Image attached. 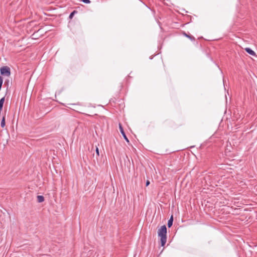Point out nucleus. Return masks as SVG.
<instances>
[{
    "label": "nucleus",
    "instance_id": "obj_18",
    "mask_svg": "<svg viewBox=\"0 0 257 257\" xmlns=\"http://www.w3.org/2000/svg\"><path fill=\"white\" fill-rule=\"evenodd\" d=\"M124 161L125 163V159H124ZM124 166H125V163L124 164Z\"/></svg>",
    "mask_w": 257,
    "mask_h": 257
},
{
    "label": "nucleus",
    "instance_id": "obj_7",
    "mask_svg": "<svg viewBox=\"0 0 257 257\" xmlns=\"http://www.w3.org/2000/svg\"><path fill=\"white\" fill-rule=\"evenodd\" d=\"M244 50L249 54L252 56H256L255 53L250 48H245Z\"/></svg>",
    "mask_w": 257,
    "mask_h": 257
},
{
    "label": "nucleus",
    "instance_id": "obj_14",
    "mask_svg": "<svg viewBox=\"0 0 257 257\" xmlns=\"http://www.w3.org/2000/svg\"><path fill=\"white\" fill-rule=\"evenodd\" d=\"M82 2L85 4H89L90 3V1L89 0H81Z\"/></svg>",
    "mask_w": 257,
    "mask_h": 257
},
{
    "label": "nucleus",
    "instance_id": "obj_6",
    "mask_svg": "<svg viewBox=\"0 0 257 257\" xmlns=\"http://www.w3.org/2000/svg\"><path fill=\"white\" fill-rule=\"evenodd\" d=\"M9 83H10V80L9 79H7L4 82V85L6 87V95L7 94L8 91L10 90V87H9Z\"/></svg>",
    "mask_w": 257,
    "mask_h": 257
},
{
    "label": "nucleus",
    "instance_id": "obj_2",
    "mask_svg": "<svg viewBox=\"0 0 257 257\" xmlns=\"http://www.w3.org/2000/svg\"><path fill=\"white\" fill-rule=\"evenodd\" d=\"M0 73L2 76H10L11 75V69L8 66H2L0 68Z\"/></svg>",
    "mask_w": 257,
    "mask_h": 257
},
{
    "label": "nucleus",
    "instance_id": "obj_17",
    "mask_svg": "<svg viewBox=\"0 0 257 257\" xmlns=\"http://www.w3.org/2000/svg\"><path fill=\"white\" fill-rule=\"evenodd\" d=\"M126 158L127 161V164H130V160H129V159H128V157H127V156H126Z\"/></svg>",
    "mask_w": 257,
    "mask_h": 257
},
{
    "label": "nucleus",
    "instance_id": "obj_12",
    "mask_svg": "<svg viewBox=\"0 0 257 257\" xmlns=\"http://www.w3.org/2000/svg\"><path fill=\"white\" fill-rule=\"evenodd\" d=\"M95 152H96L97 157L99 156V149L97 147H96ZM96 159H97V157H96Z\"/></svg>",
    "mask_w": 257,
    "mask_h": 257
},
{
    "label": "nucleus",
    "instance_id": "obj_8",
    "mask_svg": "<svg viewBox=\"0 0 257 257\" xmlns=\"http://www.w3.org/2000/svg\"><path fill=\"white\" fill-rule=\"evenodd\" d=\"M183 34L185 37L188 38L192 41H194L195 40V38L193 36L191 35L190 34H187L186 32H183Z\"/></svg>",
    "mask_w": 257,
    "mask_h": 257
},
{
    "label": "nucleus",
    "instance_id": "obj_11",
    "mask_svg": "<svg viewBox=\"0 0 257 257\" xmlns=\"http://www.w3.org/2000/svg\"><path fill=\"white\" fill-rule=\"evenodd\" d=\"M78 13L77 11L76 10H74L69 15V18L70 19H72L73 18V17H74V16L77 14Z\"/></svg>",
    "mask_w": 257,
    "mask_h": 257
},
{
    "label": "nucleus",
    "instance_id": "obj_13",
    "mask_svg": "<svg viewBox=\"0 0 257 257\" xmlns=\"http://www.w3.org/2000/svg\"><path fill=\"white\" fill-rule=\"evenodd\" d=\"M5 96H6V95L4 96H3L2 98H1L0 99V102H1V103H2L3 104H4L5 100Z\"/></svg>",
    "mask_w": 257,
    "mask_h": 257
},
{
    "label": "nucleus",
    "instance_id": "obj_10",
    "mask_svg": "<svg viewBox=\"0 0 257 257\" xmlns=\"http://www.w3.org/2000/svg\"><path fill=\"white\" fill-rule=\"evenodd\" d=\"M37 202L38 203H42L44 201L45 198L42 195H38L37 196Z\"/></svg>",
    "mask_w": 257,
    "mask_h": 257
},
{
    "label": "nucleus",
    "instance_id": "obj_4",
    "mask_svg": "<svg viewBox=\"0 0 257 257\" xmlns=\"http://www.w3.org/2000/svg\"><path fill=\"white\" fill-rule=\"evenodd\" d=\"M7 109H6L5 110V113L3 114L2 119L1 122V126L2 128H4L6 126V114Z\"/></svg>",
    "mask_w": 257,
    "mask_h": 257
},
{
    "label": "nucleus",
    "instance_id": "obj_16",
    "mask_svg": "<svg viewBox=\"0 0 257 257\" xmlns=\"http://www.w3.org/2000/svg\"><path fill=\"white\" fill-rule=\"evenodd\" d=\"M150 184V181L149 180H147L146 182V186H148Z\"/></svg>",
    "mask_w": 257,
    "mask_h": 257
},
{
    "label": "nucleus",
    "instance_id": "obj_1",
    "mask_svg": "<svg viewBox=\"0 0 257 257\" xmlns=\"http://www.w3.org/2000/svg\"><path fill=\"white\" fill-rule=\"evenodd\" d=\"M167 228L165 225H162L158 231V236L160 237L161 246H164L167 241Z\"/></svg>",
    "mask_w": 257,
    "mask_h": 257
},
{
    "label": "nucleus",
    "instance_id": "obj_5",
    "mask_svg": "<svg viewBox=\"0 0 257 257\" xmlns=\"http://www.w3.org/2000/svg\"><path fill=\"white\" fill-rule=\"evenodd\" d=\"M93 253V251L89 250L88 252H83L81 254V257H90Z\"/></svg>",
    "mask_w": 257,
    "mask_h": 257
},
{
    "label": "nucleus",
    "instance_id": "obj_15",
    "mask_svg": "<svg viewBox=\"0 0 257 257\" xmlns=\"http://www.w3.org/2000/svg\"><path fill=\"white\" fill-rule=\"evenodd\" d=\"M3 106H4V104H3L2 103H1V102H0V111H2V110H3Z\"/></svg>",
    "mask_w": 257,
    "mask_h": 257
},
{
    "label": "nucleus",
    "instance_id": "obj_3",
    "mask_svg": "<svg viewBox=\"0 0 257 257\" xmlns=\"http://www.w3.org/2000/svg\"><path fill=\"white\" fill-rule=\"evenodd\" d=\"M119 131H120V133L121 134L122 136H123L124 139L128 143L129 142V140L127 138V137H126V135H125V133L123 130V127L121 125V124L120 123H119Z\"/></svg>",
    "mask_w": 257,
    "mask_h": 257
},
{
    "label": "nucleus",
    "instance_id": "obj_9",
    "mask_svg": "<svg viewBox=\"0 0 257 257\" xmlns=\"http://www.w3.org/2000/svg\"><path fill=\"white\" fill-rule=\"evenodd\" d=\"M173 223V215H172L171 217L168 221V223H167L168 227L169 228H170L172 226Z\"/></svg>",
    "mask_w": 257,
    "mask_h": 257
}]
</instances>
